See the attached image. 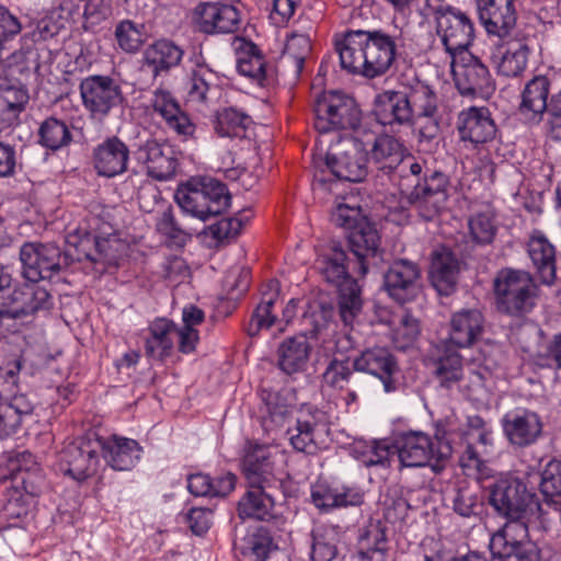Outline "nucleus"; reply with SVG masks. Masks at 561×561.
I'll use <instances>...</instances> for the list:
<instances>
[{
  "label": "nucleus",
  "mask_w": 561,
  "mask_h": 561,
  "mask_svg": "<svg viewBox=\"0 0 561 561\" xmlns=\"http://www.w3.org/2000/svg\"><path fill=\"white\" fill-rule=\"evenodd\" d=\"M67 245L73 248V252L62 254L60 248L54 243L26 242L20 249L22 275L31 283L49 279L61 268L67 256L76 261L88 260L93 263L111 264L116 256L111 252V241L96 239L88 231L69 233Z\"/></svg>",
  "instance_id": "f257e3e1"
},
{
  "label": "nucleus",
  "mask_w": 561,
  "mask_h": 561,
  "mask_svg": "<svg viewBox=\"0 0 561 561\" xmlns=\"http://www.w3.org/2000/svg\"><path fill=\"white\" fill-rule=\"evenodd\" d=\"M485 490L488 504L499 517L505 519V523L551 528L556 520H561V514L554 511L551 516L538 495L516 476L501 474Z\"/></svg>",
  "instance_id": "f03ea898"
},
{
  "label": "nucleus",
  "mask_w": 561,
  "mask_h": 561,
  "mask_svg": "<svg viewBox=\"0 0 561 561\" xmlns=\"http://www.w3.org/2000/svg\"><path fill=\"white\" fill-rule=\"evenodd\" d=\"M334 44L341 67L367 78L386 73L396 59V41L381 30L347 31L335 35Z\"/></svg>",
  "instance_id": "7ed1b4c3"
},
{
  "label": "nucleus",
  "mask_w": 561,
  "mask_h": 561,
  "mask_svg": "<svg viewBox=\"0 0 561 561\" xmlns=\"http://www.w3.org/2000/svg\"><path fill=\"white\" fill-rule=\"evenodd\" d=\"M314 268L323 280L339 291V310L343 322L348 325L360 312L363 300L357 282L350 275V260L337 244L325 248L316 259Z\"/></svg>",
  "instance_id": "20e7f679"
},
{
  "label": "nucleus",
  "mask_w": 561,
  "mask_h": 561,
  "mask_svg": "<svg viewBox=\"0 0 561 561\" xmlns=\"http://www.w3.org/2000/svg\"><path fill=\"white\" fill-rule=\"evenodd\" d=\"M174 201L184 214L201 221L221 215L230 206L225 184L214 179L190 180L179 185Z\"/></svg>",
  "instance_id": "39448f33"
},
{
  "label": "nucleus",
  "mask_w": 561,
  "mask_h": 561,
  "mask_svg": "<svg viewBox=\"0 0 561 561\" xmlns=\"http://www.w3.org/2000/svg\"><path fill=\"white\" fill-rule=\"evenodd\" d=\"M497 310L520 317L530 312L537 298V285L528 272L503 268L493 280Z\"/></svg>",
  "instance_id": "423d86ee"
},
{
  "label": "nucleus",
  "mask_w": 561,
  "mask_h": 561,
  "mask_svg": "<svg viewBox=\"0 0 561 561\" xmlns=\"http://www.w3.org/2000/svg\"><path fill=\"white\" fill-rule=\"evenodd\" d=\"M548 529L505 523L490 539L493 561H541V550L536 540L531 539V534Z\"/></svg>",
  "instance_id": "0eeeda50"
},
{
  "label": "nucleus",
  "mask_w": 561,
  "mask_h": 561,
  "mask_svg": "<svg viewBox=\"0 0 561 561\" xmlns=\"http://www.w3.org/2000/svg\"><path fill=\"white\" fill-rule=\"evenodd\" d=\"M331 423L327 412L312 405L302 407L295 424L287 428L291 447L299 453L316 454L329 440Z\"/></svg>",
  "instance_id": "6e6552de"
},
{
  "label": "nucleus",
  "mask_w": 561,
  "mask_h": 561,
  "mask_svg": "<svg viewBox=\"0 0 561 561\" xmlns=\"http://www.w3.org/2000/svg\"><path fill=\"white\" fill-rule=\"evenodd\" d=\"M314 127L321 134L340 129H356L360 110L355 100L339 92H324L314 102Z\"/></svg>",
  "instance_id": "1a4fd4ad"
},
{
  "label": "nucleus",
  "mask_w": 561,
  "mask_h": 561,
  "mask_svg": "<svg viewBox=\"0 0 561 561\" xmlns=\"http://www.w3.org/2000/svg\"><path fill=\"white\" fill-rule=\"evenodd\" d=\"M436 22V34L446 53L454 58L456 54L469 51L474 39V24L471 18L451 5L430 4Z\"/></svg>",
  "instance_id": "9d476101"
},
{
  "label": "nucleus",
  "mask_w": 561,
  "mask_h": 561,
  "mask_svg": "<svg viewBox=\"0 0 561 561\" xmlns=\"http://www.w3.org/2000/svg\"><path fill=\"white\" fill-rule=\"evenodd\" d=\"M412 123L420 142H431L439 134V107L435 91L424 82L416 81L404 85Z\"/></svg>",
  "instance_id": "9b49d317"
},
{
  "label": "nucleus",
  "mask_w": 561,
  "mask_h": 561,
  "mask_svg": "<svg viewBox=\"0 0 561 561\" xmlns=\"http://www.w3.org/2000/svg\"><path fill=\"white\" fill-rule=\"evenodd\" d=\"M449 186L448 175L440 171L426 170L408 193V203L424 220H433L446 208Z\"/></svg>",
  "instance_id": "f8f14e48"
},
{
  "label": "nucleus",
  "mask_w": 561,
  "mask_h": 561,
  "mask_svg": "<svg viewBox=\"0 0 561 561\" xmlns=\"http://www.w3.org/2000/svg\"><path fill=\"white\" fill-rule=\"evenodd\" d=\"M325 165L339 180L362 182L368 174L367 150L359 139L343 138L330 147Z\"/></svg>",
  "instance_id": "ddd939ff"
},
{
  "label": "nucleus",
  "mask_w": 561,
  "mask_h": 561,
  "mask_svg": "<svg viewBox=\"0 0 561 561\" xmlns=\"http://www.w3.org/2000/svg\"><path fill=\"white\" fill-rule=\"evenodd\" d=\"M84 110L91 118L102 121L111 111L123 104L125 98L119 83L110 76L91 75L79 84Z\"/></svg>",
  "instance_id": "4468645a"
},
{
  "label": "nucleus",
  "mask_w": 561,
  "mask_h": 561,
  "mask_svg": "<svg viewBox=\"0 0 561 561\" xmlns=\"http://www.w3.org/2000/svg\"><path fill=\"white\" fill-rule=\"evenodd\" d=\"M450 68L461 95L488 98L494 92L495 84L488 67L470 51L456 54Z\"/></svg>",
  "instance_id": "2eb2a0df"
},
{
  "label": "nucleus",
  "mask_w": 561,
  "mask_h": 561,
  "mask_svg": "<svg viewBox=\"0 0 561 561\" xmlns=\"http://www.w3.org/2000/svg\"><path fill=\"white\" fill-rule=\"evenodd\" d=\"M103 444L98 436L78 437L60 453L61 469L77 481L96 473Z\"/></svg>",
  "instance_id": "dca6fc26"
},
{
  "label": "nucleus",
  "mask_w": 561,
  "mask_h": 561,
  "mask_svg": "<svg viewBox=\"0 0 561 561\" xmlns=\"http://www.w3.org/2000/svg\"><path fill=\"white\" fill-rule=\"evenodd\" d=\"M150 104L153 113L162 119L164 128L179 140L184 142L198 139V126L169 90L156 89Z\"/></svg>",
  "instance_id": "f3484780"
},
{
  "label": "nucleus",
  "mask_w": 561,
  "mask_h": 561,
  "mask_svg": "<svg viewBox=\"0 0 561 561\" xmlns=\"http://www.w3.org/2000/svg\"><path fill=\"white\" fill-rule=\"evenodd\" d=\"M353 366L357 373H364L380 380L386 393L398 390L401 371L396 356L389 348L367 347L353 357Z\"/></svg>",
  "instance_id": "a211bd4d"
},
{
  "label": "nucleus",
  "mask_w": 561,
  "mask_h": 561,
  "mask_svg": "<svg viewBox=\"0 0 561 561\" xmlns=\"http://www.w3.org/2000/svg\"><path fill=\"white\" fill-rule=\"evenodd\" d=\"M400 463L408 468L431 466L435 472L442 470L437 447H434L432 438L424 432L409 431L397 435L393 445Z\"/></svg>",
  "instance_id": "6ab92c4d"
},
{
  "label": "nucleus",
  "mask_w": 561,
  "mask_h": 561,
  "mask_svg": "<svg viewBox=\"0 0 561 561\" xmlns=\"http://www.w3.org/2000/svg\"><path fill=\"white\" fill-rule=\"evenodd\" d=\"M50 306L51 297L46 288L38 285L12 288L9 285V290L0 299V317L20 319Z\"/></svg>",
  "instance_id": "aec40b11"
},
{
  "label": "nucleus",
  "mask_w": 561,
  "mask_h": 561,
  "mask_svg": "<svg viewBox=\"0 0 561 561\" xmlns=\"http://www.w3.org/2000/svg\"><path fill=\"white\" fill-rule=\"evenodd\" d=\"M356 373L353 359L334 356L321 375V388L329 393L341 394L346 405L355 403L360 389Z\"/></svg>",
  "instance_id": "412c9836"
},
{
  "label": "nucleus",
  "mask_w": 561,
  "mask_h": 561,
  "mask_svg": "<svg viewBox=\"0 0 561 561\" xmlns=\"http://www.w3.org/2000/svg\"><path fill=\"white\" fill-rule=\"evenodd\" d=\"M421 270L407 259L393 261L383 275V287L388 295L399 304L413 300L420 291Z\"/></svg>",
  "instance_id": "4be33fe9"
},
{
  "label": "nucleus",
  "mask_w": 561,
  "mask_h": 561,
  "mask_svg": "<svg viewBox=\"0 0 561 561\" xmlns=\"http://www.w3.org/2000/svg\"><path fill=\"white\" fill-rule=\"evenodd\" d=\"M91 160L99 176L113 179L128 170L130 150L124 140L112 135L93 147Z\"/></svg>",
  "instance_id": "5701e85b"
},
{
  "label": "nucleus",
  "mask_w": 561,
  "mask_h": 561,
  "mask_svg": "<svg viewBox=\"0 0 561 561\" xmlns=\"http://www.w3.org/2000/svg\"><path fill=\"white\" fill-rule=\"evenodd\" d=\"M501 424L508 443L518 448L534 445L541 436L543 427L540 415L525 408L506 412Z\"/></svg>",
  "instance_id": "b1692460"
},
{
  "label": "nucleus",
  "mask_w": 561,
  "mask_h": 561,
  "mask_svg": "<svg viewBox=\"0 0 561 561\" xmlns=\"http://www.w3.org/2000/svg\"><path fill=\"white\" fill-rule=\"evenodd\" d=\"M456 127L459 139L471 148H478L493 140L496 135V125L490 110L485 106H470L462 110L458 114Z\"/></svg>",
  "instance_id": "393cba45"
},
{
  "label": "nucleus",
  "mask_w": 561,
  "mask_h": 561,
  "mask_svg": "<svg viewBox=\"0 0 561 561\" xmlns=\"http://www.w3.org/2000/svg\"><path fill=\"white\" fill-rule=\"evenodd\" d=\"M477 12L489 35L508 37L516 25V0H477Z\"/></svg>",
  "instance_id": "a878e982"
},
{
  "label": "nucleus",
  "mask_w": 561,
  "mask_h": 561,
  "mask_svg": "<svg viewBox=\"0 0 561 561\" xmlns=\"http://www.w3.org/2000/svg\"><path fill=\"white\" fill-rule=\"evenodd\" d=\"M232 46L237 54V69L241 76L248 77L261 87H267L275 81L272 66L266 62L253 42L234 37Z\"/></svg>",
  "instance_id": "bb28decb"
},
{
  "label": "nucleus",
  "mask_w": 561,
  "mask_h": 561,
  "mask_svg": "<svg viewBox=\"0 0 561 561\" xmlns=\"http://www.w3.org/2000/svg\"><path fill=\"white\" fill-rule=\"evenodd\" d=\"M198 27L205 34H231L241 25L240 11L231 3L201 2L196 7Z\"/></svg>",
  "instance_id": "cd10ccee"
},
{
  "label": "nucleus",
  "mask_w": 561,
  "mask_h": 561,
  "mask_svg": "<svg viewBox=\"0 0 561 561\" xmlns=\"http://www.w3.org/2000/svg\"><path fill=\"white\" fill-rule=\"evenodd\" d=\"M409 104L404 85H401L398 90H386L375 99L374 114L376 121L391 129L401 126H413Z\"/></svg>",
  "instance_id": "c85d7f7f"
},
{
  "label": "nucleus",
  "mask_w": 561,
  "mask_h": 561,
  "mask_svg": "<svg viewBox=\"0 0 561 561\" xmlns=\"http://www.w3.org/2000/svg\"><path fill=\"white\" fill-rule=\"evenodd\" d=\"M528 257L541 284L551 286L557 279V250L547 236L534 230L526 243Z\"/></svg>",
  "instance_id": "c756f323"
},
{
  "label": "nucleus",
  "mask_w": 561,
  "mask_h": 561,
  "mask_svg": "<svg viewBox=\"0 0 561 561\" xmlns=\"http://www.w3.org/2000/svg\"><path fill=\"white\" fill-rule=\"evenodd\" d=\"M311 500L317 508L327 513L339 507L360 505L364 494L356 486L319 480L311 486Z\"/></svg>",
  "instance_id": "7c9ffc66"
},
{
  "label": "nucleus",
  "mask_w": 561,
  "mask_h": 561,
  "mask_svg": "<svg viewBox=\"0 0 561 561\" xmlns=\"http://www.w3.org/2000/svg\"><path fill=\"white\" fill-rule=\"evenodd\" d=\"M136 159L146 165L148 175L158 181L170 180L179 164L173 152L156 139H147L141 144L136 150Z\"/></svg>",
  "instance_id": "2f4dec72"
},
{
  "label": "nucleus",
  "mask_w": 561,
  "mask_h": 561,
  "mask_svg": "<svg viewBox=\"0 0 561 561\" xmlns=\"http://www.w3.org/2000/svg\"><path fill=\"white\" fill-rule=\"evenodd\" d=\"M312 345L305 334L285 339L277 347L276 362L280 371L293 376L307 370Z\"/></svg>",
  "instance_id": "473e14b6"
},
{
  "label": "nucleus",
  "mask_w": 561,
  "mask_h": 561,
  "mask_svg": "<svg viewBox=\"0 0 561 561\" xmlns=\"http://www.w3.org/2000/svg\"><path fill=\"white\" fill-rule=\"evenodd\" d=\"M347 239L350 250L356 257L358 273L364 276L368 272L369 260L376 257L380 252V234L376 227L367 220L348 232Z\"/></svg>",
  "instance_id": "72a5a7b5"
},
{
  "label": "nucleus",
  "mask_w": 561,
  "mask_h": 561,
  "mask_svg": "<svg viewBox=\"0 0 561 561\" xmlns=\"http://www.w3.org/2000/svg\"><path fill=\"white\" fill-rule=\"evenodd\" d=\"M101 455L114 470H130L140 460L142 448L135 439L114 435L106 439L101 438Z\"/></svg>",
  "instance_id": "f704fd0d"
},
{
  "label": "nucleus",
  "mask_w": 561,
  "mask_h": 561,
  "mask_svg": "<svg viewBox=\"0 0 561 561\" xmlns=\"http://www.w3.org/2000/svg\"><path fill=\"white\" fill-rule=\"evenodd\" d=\"M550 81L545 76H536L528 81L522 92L519 113L530 124L541 122L543 113L548 110V95Z\"/></svg>",
  "instance_id": "c9c22d12"
},
{
  "label": "nucleus",
  "mask_w": 561,
  "mask_h": 561,
  "mask_svg": "<svg viewBox=\"0 0 561 561\" xmlns=\"http://www.w3.org/2000/svg\"><path fill=\"white\" fill-rule=\"evenodd\" d=\"M507 39L499 47V55L495 56L497 72L504 77L515 78L520 76L527 68L530 47L525 37H506Z\"/></svg>",
  "instance_id": "e433bc0d"
},
{
  "label": "nucleus",
  "mask_w": 561,
  "mask_h": 561,
  "mask_svg": "<svg viewBox=\"0 0 561 561\" xmlns=\"http://www.w3.org/2000/svg\"><path fill=\"white\" fill-rule=\"evenodd\" d=\"M484 319L477 309H462L450 319L449 342L460 348L471 346L482 334Z\"/></svg>",
  "instance_id": "4c0bfd02"
},
{
  "label": "nucleus",
  "mask_w": 561,
  "mask_h": 561,
  "mask_svg": "<svg viewBox=\"0 0 561 561\" xmlns=\"http://www.w3.org/2000/svg\"><path fill=\"white\" fill-rule=\"evenodd\" d=\"M183 57V50L170 41H158L149 45L144 51L142 70L151 73L156 79L176 67Z\"/></svg>",
  "instance_id": "58836bf2"
},
{
  "label": "nucleus",
  "mask_w": 561,
  "mask_h": 561,
  "mask_svg": "<svg viewBox=\"0 0 561 561\" xmlns=\"http://www.w3.org/2000/svg\"><path fill=\"white\" fill-rule=\"evenodd\" d=\"M271 488L250 486L238 501L237 513L241 519L268 520L274 514V497Z\"/></svg>",
  "instance_id": "ea45409f"
},
{
  "label": "nucleus",
  "mask_w": 561,
  "mask_h": 561,
  "mask_svg": "<svg viewBox=\"0 0 561 561\" xmlns=\"http://www.w3.org/2000/svg\"><path fill=\"white\" fill-rule=\"evenodd\" d=\"M279 297V283L277 279H270L262 287L261 301L253 310L247 325V333L256 336L262 330L270 329L275 324L277 317L273 312L275 302Z\"/></svg>",
  "instance_id": "a19ab883"
},
{
  "label": "nucleus",
  "mask_w": 561,
  "mask_h": 561,
  "mask_svg": "<svg viewBox=\"0 0 561 561\" xmlns=\"http://www.w3.org/2000/svg\"><path fill=\"white\" fill-rule=\"evenodd\" d=\"M389 551L388 537L380 522L369 523L360 534L357 542V561H387Z\"/></svg>",
  "instance_id": "79ce46f5"
},
{
  "label": "nucleus",
  "mask_w": 561,
  "mask_h": 561,
  "mask_svg": "<svg viewBox=\"0 0 561 561\" xmlns=\"http://www.w3.org/2000/svg\"><path fill=\"white\" fill-rule=\"evenodd\" d=\"M458 272V260L450 251L443 249L433 254L430 277L433 286L440 295L448 296L454 291Z\"/></svg>",
  "instance_id": "37998d69"
},
{
  "label": "nucleus",
  "mask_w": 561,
  "mask_h": 561,
  "mask_svg": "<svg viewBox=\"0 0 561 561\" xmlns=\"http://www.w3.org/2000/svg\"><path fill=\"white\" fill-rule=\"evenodd\" d=\"M405 148L393 136L381 134L377 136L370 148V160L379 170L389 174L403 163Z\"/></svg>",
  "instance_id": "c03bdc74"
},
{
  "label": "nucleus",
  "mask_w": 561,
  "mask_h": 561,
  "mask_svg": "<svg viewBox=\"0 0 561 561\" xmlns=\"http://www.w3.org/2000/svg\"><path fill=\"white\" fill-rule=\"evenodd\" d=\"M453 511L461 517L478 516L482 513L484 502L481 492L467 480H458L447 495Z\"/></svg>",
  "instance_id": "a18cd8bd"
},
{
  "label": "nucleus",
  "mask_w": 561,
  "mask_h": 561,
  "mask_svg": "<svg viewBox=\"0 0 561 561\" xmlns=\"http://www.w3.org/2000/svg\"><path fill=\"white\" fill-rule=\"evenodd\" d=\"M149 335L145 342V353L156 359H163L170 356L173 350V334L176 324L165 318L152 321L148 328Z\"/></svg>",
  "instance_id": "49530a36"
},
{
  "label": "nucleus",
  "mask_w": 561,
  "mask_h": 561,
  "mask_svg": "<svg viewBox=\"0 0 561 561\" xmlns=\"http://www.w3.org/2000/svg\"><path fill=\"white\" fill-rule=\"evenodd\" d=\"M217 76L207 66L197 65L187 82V98L192 103H206L217 92Z\"/></svg>",
  "instance_id": "de8ad7c7"
},
{
  "label": "nucleus",
  "mask_w": 561,
  "mask_h": 561,
  "mask_svg": "<svg viewBox=\"0 0 561 561\" xmlns=\"http://www.w3.org/2000/svg\"><path fill=\"white\" fill-rule=\"evenodd\" d=\"M540 492L551 516L554 511L561 514V460H551L546 465L541 472Z\"/></svg>",
  "instance_id": "09e8293b"
},
{
  "label": "nucleus",
  "mask_w": 561,
  "mask_h": 561,
  "mask_svg": "<svg viewBox=\"0 0 561 561\" xmlns=\"http://www.w3.org/2000/svg\"><path fill=\"white\" fill-rule=\"evenodd\" d=\"M38 142L53 151L68 147L72 141L71 126L68 122L48 117L38 128Z\"/></svg>",
  "instance_id": "8fccbe9b"
},
{
  "label": "nucleus",
  "mask_w": 561,
  "mask_h": 561,
  "mask_svg": "<svg viewBox=\"0 0 561 561\" xmlns=\"http://www.w3.org/2000/svg\"><path fill=\"white\" fill-rule=\"evenodd\" d=\"M435 438L438 442L437 455L447 460L453 453V445L460 443L469 433L465 432L455 415L446 416L436 423Z\"/></svg>",
  "instance_id": "3c124183"
},
{
  "label": "nucleus",
  "mask_w": 561,
  "mask_h": 561,
  "mask_svg": "<svg viewBox=\"0 0 561 561\" xmlns=\"http://www.w3.org/2000/svg\"><path fill=\"white\" fill-rule=\"evenodd\" d=\"M251 117L234 107H225L217 112L215 130L221 137H243L251 125Z\"/></svg>",
  "instance_id": "603ef678"
},
{
  "label": "nucleus",
  "mask_w": 561,
  "mask_h": 561,
  "mask_svg": "<svg viewBox=\"0 0 561 561\" xmlns=\"http://www.w3.org/2000/svg\"><path fill=\"white\" fill-rule=\"evenodd\" d=\"M434 376L443 388L461 387L465 377L462 357L458 353H449L438 358L435 363Z\"/></svg>",
  "instance_id": "864d4df0"
},
{
  "label": "nucleus",
  "mask_w": 561,
  "mask_h": 561,
  "mask_svg": "<svg viewBox=\"0 0 561 561\" xmlns=\"http://www.w3.org/2000/svg\"><path fill=\"white\" fill-rule=\"evenodd\" d=\"M264 405L261 409V424L266 433L279 427L288 414L286 400L275 391L264 392Z\"/></svg>",
  "instance_id": "5fc2aeb1"
},
{
  "label": "nucleus",
  "mask_w": 561,
  "mask_h": 561,
  "mask_svg": "<svg viewBox=\"0 0 561 561\" xmlns=\"http://www.w3.org/2000/svg\"><path fill=\"white\" fill-rule=\"evenodd\" d=\"M26 101L27 94L23 90L0 88V129L15 123Z\"/></svg>",
  "instance_id": "6e6d98bb"
},
{
  "label": "nucleus",
  "mask_w": 561,
  "mask_h": 561,
  "mask_svg": "<svg viewBox=\"0 0 561 561\" xmlns=\"http://www.w3.org/2000/svg\"><path fill=\"white\" fill-rule=\"evenodd\" d=\"M311 561H333L337 554L336 531L332 526H321L311 533Z\"/></svg>",
  "instance_id": "4d7b16f0"
},
{
  "label": "nucleus",
  "mask_w": 561,
  "mask_h": 561,
  "mask_svg": "<svg viewBox=\"0 0 561 561\" xmlns=\"http://www.w3.org/2000/svg\"><path fill=\"white\" fill-rule=\"evenodd\" d=\"M392 454L387 440H371L368 443H358L354 447L356 459L365 467H388L390 465V455Z\"/></svg>",
  "instance_id": "13d9d810"
},
{
  "label": "nucleus",
  "mask_w": 561,
  "mask_h": 561,
  "mask_svg": "<svg viewBox=\"0 0 561 561\" xmlns=\"http://www.w3.org/2000/svg\"><path fill=\"white\" fill-rule=\"evenodd\" d=\"M310 53L311 41L307 34H293L288 37L284 51V62L293 67L295 77L300 76Z\"/></svg>",
  "instance_id": "bf43d9fd"
},
{
  "label": "nucleus",
  "mask_w": 561,
  "mask_h": 561,
  "mask_svg": "<svg viewBox=\"0 0 561 561\" xmlns=\"http://www.w3.org/2000/svg\"><path fill=\"white\" fill-rule=\"evenodd\" d=\"M468 228L471 240L477 244H490L497 230L495 218L491 211H481L470 216Z\"/></svg>",
  "instance_id": "052dcab7"
},
{
  "label": "nucleus",
  "mask_w": 561,
  "mask_h": 561,
  "mask_svg": "<svg viewBox=\"0 0 561 561\" xmlns=\"http://www.w3.org/2000/svg\"><path fill=\"white\" fill-rule=\"evenodd\" d=\"M156 229L176 244H185L192 237V233L176 221L170 206L165 207L157 217Z\"/></svg>",
  "instance_id": "680f3d73"
},
{
  "label": "nucleus",
  "mask_w": 561,
  "mask_h": 561,
  "mask_svg": "<svg viewBox=\"0 0 561 561\" xmlns=\"http://www.w3.org/2000/svg\"><path fill=\"white\" fill-rule=\"evenodd\" d=\"M142 26L129 20L119 22L115 30L118 46L127 53L137 51L144 43Z\"/></svg>",
  "instance_id": "e2e57ef3"
},
{
  "label": "nucleus",
  "mask_w": 561,
  "mask_h": 561,
  "mask_svg": "<svg viewBox=\"0 0 561 561\" xmlns=\"http://www.w3.org/2000/svg\"><path fill=\"white\" fill-rule=\"evenodd\" d=\"M276 549L272 535L263 527L257 528L247 539L245 550L255 561H266Z\"/></svg>",
  "instance_id": "0e129e2a"
},
{
  "label": "nucleus",
  "mask_w": 561,
  "mask_h": 561,
  "mask_svg": "<svg viewBox=\"0 0 561 561\" xmlns=\"http://www.w3.org/2000/svg\"><path fill=\"white\" fill-rule=\"evenodd\" d=\"M331 221L335 226L342 227L351 232L360 226L362 222H366L367 219L362 215V209L358 206L339 204L331 214Z\"/></svg>",
  "instance_id": "69168bd1"
},
{
  "label": "nucleus",
  "mask_w": 561,
  "mask_h": 561,
  "mask_svg": "<svg viewBox=\"0 0 561 561\" xmlns=\"http://www.w3.org/2000/svg\"><path fill=\"white\" fill-rule=\"evenodd\" d=\"M420 334V324L412 316L404 313L393 331V342L398 348L404 350L413 344Z\"/></svg>",
  "instance_id": "338daca9"
},
{
  "label": "nucleus",
  "mask_w": 561,
  "mask_h": 561,
  "mask_svg": "<svg viewBox=\"0 0 561 561\" xmlns=\"http://www.w3.org/2000/svg\"><path fill=\"white\" fill-rule=\"evenodd\" d=\"M547 112V135L554 141H561V93L552 95Z\"/></svg>",
  "instance_id": "774afa93"
}]
</instances>
